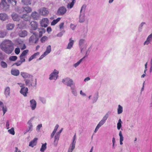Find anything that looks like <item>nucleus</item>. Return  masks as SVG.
<instances>
[{
  "mask_svg": "<svg viewBox=\"0 0 152 152\" xmlns=\"http://www.w3.org/2000/svg\"><path fill=\"white\" fill-rule=\"evenodd\" d=\"M1 49L6 53H11L14 50L13 44L11 41L5 40L0 45Z\"/></svg>",
  "mask_w": 152,
  "mask_h": 152,
  "instance_id": "f257e3e1",
  "label": "nucleus"
},
{
  "mask_svg": "<svg viewBox=\"0 0 152 152\" xmlns=\"http://www.w3.org/2000/svg\"><path fill=\"white\" fill-rule=\"evenodd\" d=\"M109 113L108 112L104 116L102 120L99 122V124L97 125L94 131L95 133H96L99 128L105 122L106 120L109 117Z\"/></svg>",
  "mask_w": 152,
  "mask_h": 152,
  "instance_id": "f03ea898",
  "label": "nucleus"
},
{
  "mask_svg": "<svg viewBox=\"0 0 152 152\" xmlns=\"http://www.w3.org/2000/svg\"><path fill=\"white\" fill-rule=\"evenodd\" d=\"M86 8V6L84 5H83L81 7L80 11V14L79 17V21L80 23H83L85 20L84 12Z\"/></svg>",
  "mask_w": 152,
  "mask_h": 152,
  "instance_id": "7ed1b4c3",
  "label": "nucleus"
},
{
  "mask_svg": "<svg viewBox=\"0 0 152 152\" xmlns=\"http://www.w3.org/2000/svg\"><path fill=\"white\" fill-rule=\"evenodd\" d=\"M62 82L64 84L70 87L75 85L72 80L69 78H66L63 79Z\"/></svg>",
  "mask_w": 152,
  "mask_h": 152,
  "instance_id": "20e7f679",
  "label": "nucleus"
},
{
  "mask_svg": "<svg viewBox=\"0 0 152 152\" xmlns=\"http://www.w3.org/2000/svg\"><path fill=\"white\" fill-rule=\"evenodd\" d=\"M58 71L56 69H54L53 71L50 75L49 79L50 80H56L58 77Z\"/></svg>",
  "mask_w": 152,
  "mask_h": 152,
  "instance_id": "39448f33",
  "label": "nucleus"
},
{
  "mask_svg": "<svg viewBox=\"0 0 152 152\" xmlns=\"http://www.w3.org/2000/svg\"><path fill=\"white\" fill-rule=\"evenodd\" d=\"M38 40L37 35L36 32L33 33L32 35L29 38V42L31 43H37Z\"/></svg>",
  "mask_w": 152,
  "mask_h": 152,
  "instance_id": "423d86ee",
  "label": "nucleus"
},
{
  "mask_svg": "<svg viewBox=\"0 0 152 152\" xmlns=\"http://www.w3.org/2000/svg\"><path fill=\"white\" fill-rule=\"evenodd\" d=\"M67 10L66 8L64 6L60 7L57 11L58 15L61 16L64 15L66 12Z\"/></svg>",
  "mask_w": 152,
  "mask_h": 152,
  "instance_id": "0eeeda50",
  "label": "nucleus"
},
{
  "mask_svg": "<svg viewBox=\"0 0 152 152\" xmlns=\"http://www.w3.org/2000/svg\"><path fill=\"white\" fill-rule=\"evenodd\" d=\"M79 45L81 49V51L83 48H86L87 46L85 39L83 38L80 39L79 41Z\"/></svg>",
  "mask_w": 152,
  "mask_h": 152,
  "instance_id": "6e6552de",
  "label": "nucleus"
},
{
  "mask_svg": "<svg viewBox=\"0 0 152 152\" xmlns=\"http://www.w3.org/2000/svg\"><path fill=\"white\" fill-rule=\"evenodd\" d=\"M32 120L31 119L29 120L28 123L27 124L28 125V126L27 128L26 129L25 131V133L24 134H26L28 132L30 133L33 130V126L32 122Z\"/></svg>",
  "mask_w": 152,
  "mask_h": 152,
  "instance_id": "1a4fd4ad",
  "label": "nucleus"
},
{
  "mask_svg": "<svg viewBox=\"0 0 152 152\" xmlns=\"http://www.w3.org/2000/svg\"><path fill=\"white\" fill-rule=\"evenodd\" d=\"M40 15L46 16L49 13V12L47 8L45 7L41 8L38 10Z\"/></svg>",
  "mask_w": 152,
  "mask_h": 152,
  "instance_id": "9d476101",
  "label": "nucleus"
},
{
  "mask_svg": "<svg viewBox=\"0 0 152 152\" xmlns=\"http://www.w3.org/2000/svg\"><path fill=\"white\" fill-rule=\"evenodd\" d=\"M49 23V20L47 18H43L42 19L40 22V25L42 27H47Z\"/></svg>",
  "mask_w": 152,
  "mask_h": 152,
  "instance_id": "9b49d317",
  "label": "nucleus"
},
{
  "mask_svg": "<svg viewBox=\"0 0 152 152\" xmlns=\"http://www.w3.org/2000/svg\"><path fill=\"white\" fill-rule=\"evenodd\" d=\"M30 106L32 110H34L37 107V103L35 100L32 99L30 101Z\"/></svg>",
  "mask_w": 152,
  "mask_h": 152,
  "instance_id": "f8f14e48",
  "label": "nucleus"
},
{
  "mask_svg": "<svg viewBox=\"0 0 152 152\" xmlns=\"http://www.w3.org/2000/svg\"><path fill=\"white\" fill-rule=\"evenodd\" d=\"M20 74L24 80L26 79V78L29 79L32 77V75L26 72H21Z\"/></svg>",
  "mask_w": 152,
  "mask_h": 152,
  "instance_id": "ddd939ff",
  "label": "nucleus"
},
{
  "mask_svg": "<svg viewBox=\"0 0 152 152\" xmlns=\"http://www.w3.org/2000/svg\"><path fill=\"white\" fill-rule=\"evenodd\" d=\"M0 5L2 6L4 10H7L9 8L10 6L7 4L6 0H1Z\"/></svg>",
  "mask_w": 152,
  "mask_h": 152,
  "instance_id": "4468645a",
  "label": "nucleus"
},
{
  "mask_svg": "<svg viewBox=\"0 0 152 152\" xmlns=\"http://www.w3.org/2000/svg\"><path fill=\"white\" fill-rule=\"evenodd\" d=\"M40 15L39 13L36 11H34L31 13V17L33 19L37 20L39 18Z\"/></svg>",
  "mask_w": 152,
  "mask_h": 152,
  "instance_id": "2eb2a0df",
  "label": "nucleus"
},
{
  "mask_svg": "<svg viewBox=\"0 0 152 152\" xmlns=\"http://www.w3.org/2000/svg\"><path fill=\"white\" fill-rule=\"evenodd\" d=\"M28 88L26 87L22 88L21 89L20 92L24 96H27V94L28 93Z\"/></svg>",
  "mask_w": 152,
  "mask_h": 152,
  "instance_id": "dca6fc26",
  "label": "nucleus"
},
{
  "mask_svg": "<svg viewBox=\"0 0 152 152\" xmlns=\"http://www.w3.org/2000/svg\"><path fill=\"white\" fill-rule=\"evenodd\" d=\"M31 25V28L32 30H35L37 28L38 24L35 21H32L30 23Z\"/></svg>",
  "mask_w": 152,
  "mask_h": 152,
  "instance_id": "f3484780",
  "label": "nucleus"
},
{
  "mask_svg": "<svg viewBox=\"0 0 152 152\" xmlns=\"http://www.w3.org/2000/svg\"><path fill=\"white\" fill-rule=\"evenodd\" d=\"M69 42L68 43L66 47V49H70L72 47L74 43V41L72 39V38H70L69 39Z\"/></svg>",
  "mask_w": 152,
  "mask_h": 152,
  "instance_id": "a211bd4d",
  "label": "nucleus"
},
{
  "mask_svg": "<svg viewBox=\"0 0 152 152\" xmlns=\"http://www.w3.org/2000/svg\"><path fill=\"white\" fill-rule=\"evenodd\" d=\"M4 93L6 97H7L10 96V88L9 87L7 86L5 88Z\"/></svg>",
  "mask_w": 152,
  "mask_h": 152,
  "instance_id": "6ab92c4d",
  "label": "nucleus"
},
{
  "mask_svg": "<svg viewBox=\"0 0 152 152\" xmlns=\"http://www.w3.org/2000/svg\"><path fill=\"white\" fill-rule=\"evenodd\" d=\"M32 78H31V79L30 80L28 79L24 80L26 86H28L29 87L32 86V82L33 81V79Z\"/></svg>",
  "mask_w": 152,
  "mask_h": 152,
  "instance_id": "aec40b11",
  "label": "nucleus"
},
{
  "mask_svg": "<svg viewBox=\"0 0 152 152\" xmlns=\"http://www.w3.org/2000/svg\"><path fill=\"white\" fill-rule=\"evenodd\" d=\"M19 35L20 37H24L27 35V32L25 30L20 31L19 32Z\"/></svg>",
  "mask_w": 152,
  "mask_h": 152,
  "instance_id": "412c9836",
  "label": "nucleus"
},
{
  "mask_svg": "<svg viewBox=\"0 0 152 152\" xmlns=\"http://www.w3.org/2000/svg\"><path fill=\"white\" fill-rule=\"evenodd\" d=\"M70 89L72 94L75 96H77V93L75 88V85L72 86L70 87Z\"/></svg>",
  "mask_w": 152,
  "mask_h": 152,
  "instance_id": "4be33fe9",
  "label": "nucleus"
},
{
  "mask_svg": "<svg viewBox=\"0 0 152 152\" xmlns=\"http://www.w3.org/2000/svg\"><path fill=\"white\" fill-rule=\"evenodd\" d=\"M12 16L13 20L15 21H19L21 18V17L19 16L17 14L15 13H13Z\"/></svg>",
  "mask_w": 152,
  "mask_h": 152,
  "instance_id": "5701e85b",
  "label": "nucleus"
},
{
  "mask_svg": "<svg viewBox=\"0 0 152 152\" xmlns=\"http://www.w3.org/2000/svg\"><path fill=\"white\" fill-rule=\"evenodd\" d=\"M15 25L13 23H10L6 26V28L7 30H12L14 27Z\"/></svg>",
  "mask_w": 152,
  "mask_h": 152,
  "instance_id": "b1692460",
  "label": "nucleus"
},
{
  "mask_svg": "<svg viewBox=\"0 0 152 152\" xmlns=\"http://www.w3.org/2000/svg\"><path fill=\"white\" fill-rule=\"evenodd\" d=\"M37 140V138H35L32 141L30 142L29 146L32 147H33L36 145Z\"/></svg>",
  "mask_w": 152,
  "mask_h": 152,
  "instance_id": "393cba45",
  "label": "nucleus"
},
{
  "mask_svg": "<svg viewBox=\"0 0 152 152\" xmlns=\"http://www.w3.org/2000/svg\"><path fill=\"white\" fill-rule=\"evenodd\" d=\"M11 73L12 75L14 76H18L19 75L20 71L18 69H14L11 70Z\"/></svg>",
  "mask_w": 152,
  "mask_h": 152,
  "instance_id": "a878e982",
  "label": "nucleus"
},
{
  "mask_svg": "<svg viewBox=\"0 0 152 152\" xmlns=\"http://www.w3.org/2000/svg\"><path fill=\"white\" fill-rule=\"evenodd\" d=\"M7 18V16L5 13L0 14V19L3 21H5Z\"/></svg>",
  "mask_w": 152,
  "mask_h": 152,
  "instance_id": "bb28decb",
  "label": "nucleus"
},
{
  "mask_svg": "<svg viewBox=\"0 0 152 152\" xmlns=\"http://www.w3.org/2000/svg\"><path fill=\"white\" fill-rule=\"evenodd\" d=\"M75 3V0H72V2L68 3L67 5V8L69 9H70L73 7L74 4Z\"/></svg>",
  "mask_w": 152,
  "mask_h": 152,
  "instance_id": "cd10ccee",
  "label": "nucleus"
},
{
  "mask_svg": "<svg viewBox=\"0 0 152 152\" xmlns=\"http://www.w3.org/2000/svg\"><path fill=\"white\" fill-rule=\"evenodd\" d=\"M75 144L72 142L68 150V152H72L75 148Z\"/></svg>",
  "mask_w": 152,
  "mask_h": 152,
  "instance_id": "c85d7f7f",
  "label": "nucleus"
},
{
  "mask_svg": "<svg viewBox=\"0 0 152 152\" xmlns=\"http://www.w3.org/2000/svg\"><path fill=\"white\" fill-rule=\"evenodd\" d=\"M23 12H26L27 13L30 12L32 11L31 8L28 6L23 8Z\"/></svg>",
  "mask_w": 152,
  "mask_h": 152,
  "instance_id": "c756f323",
  "label": "nucleus"
},
{
  "mask_svg": "<svg viewBox=\"0 0 152 152\" xmlns=\"http://www.w3.org/2000/svg\"><path fill=\"white\" fill-rule=\"evenodd\" d=\"M60 136L59 135L56 134L54 137V145L56 146L58 143Z\"/></svg>",
  "mask_w": 152,
  "mask_h": 152,
  "instance_id": "7c9ffc66",
  "label": "nucleus"
},
{
  "mask_svg": "<svg viewBox=\"0 0 152 152\" xmlns=\"http://www.w3.org/2000/svg\"><path fill=\"white\" fill-rule=\"evenodd\" d=\"M59 127V125L58 124H56V126H55V128L52 132V133H51L50 137L51 138H52L53 137V136H54L55 134L57 129Z\"/></svg>",
  "mask_w": 152,
  "mask_h": 152,
  "instance_id": "2f4dec72",
  "label": "nucleus"
},
{
  "mask_svg": "<svg viewBox=\"0 0 152 152\" xmlns=\"http://www.w3.org/2000/svg\"><path fill=\"white\" fill-rule=\"evenodd\" d=\"M59 127V125L58 124H56V126H55V128L52 132V133H51L50 137L51 138H52L53 137V136H54L55 134L57 129Z\"/></svg>",
  "mask_w": 152,
  "mask_h": 152,
  "instance_id": "473e14b6",
  "label": "nucleus"
},
{
  "mask_svg": "<svg viewBox=\"0 0 152 152\" xmlns=\"http://www.w3.org/2000/svg\"><path fill=\"white\" fill-rule=\"evenodd\" d=\"M51 51V46L50 45H49L48 46L46 49V50L44 53L45 54H46L47 55Z\"/></svg>",
  "mask_w": 152,
  "mask_h": 152,
  "instance_id": "72a5a7b5",
  "label": "nucleus"
},
{
  "mask_svg": "<svg viewBox=\"0 0 152 152\" xmlns=\"http://www.w3.org/2000/svg\"><path fill=\"white\" fill-rule=\"evenodd\" d=\"M119 135L120 136V144L121 145L123 144L122 142L124 140V137L123 136L122 132L121 131L119 132Z\"/></svg>",
  "mask_w": 152,
  "mask_h": 152,
  "instance_id": "f704fd0d",
  "label": "nucleus"
},
{
  "mask_svg": "<svg viewBox=\"0 0 152 152\" xmlns=\"http://www.w3.org/2000/svg\"><path fill=\"white\" fill-rule=\"evenodd\" d=\"M123 111V107L120 105H118L117 109V113L118 114L121 113Z\"/></svg>",
  "mask_w": 152,
  "mask_h": 152,
  "instance_id": "c9c22d12",
  "label": "nucleus"
},
{
  "mask_svg": "<svg viewBox=\"0 0 152 152\" xmlns=\"http://www.w3.org/2000/svg\"><path fill=\"white\" fill-rule=\"evenodd\" d=\"M122 122L121 119H120L117 124V128L118 130H120L122 127Z\"/></svg>",
  "mask_w": 152,
  "mask_h": 152,
  "instance_id": "e433bc0d",
  "label": "nucleus"
},
{
  "mask_svg": "<svg viewBox=\"0 0 152 152\" xmlns=\"http://www.w3.org/2000/svg\"><path fill=\"white\" fill-rule=\"evenodd\" d=\"M39 100L43 104H45L46 102V100L45 98L39 96Z\"/></svg>",
  "mask_w": 152,
  "mask_h": 152,
  "instance_id": "4c0bfd02",
  "label": "nucleus"
},
{
  "mask_svg": "<svg viewBox=\"0 0 152 152\" xmlns=\"http://www.w3.org/2000/svg\"><path fill=\"white\" fill-rule=\"evenodd\" d=\"M98 94L97 93L92 98V101L93 103L96 102L98 98Z\"/></svg>",
  "mask_w": 152,
  "mask_h": 152,
  "instance_id": "58836bf2",
  "label": "nucleus"
},
{
  "mask_svg": "<svg viewBox=\"0 0 152 152\" xmlns=\"http://www.w3.org/2000/svg\"><path fill=\"white\" fill-rule=\"evenodd\" d=\"M61 19V18H58L56 20H53L51 23V25L52 26L55 25L56 24L58 21H60Z\"/></svg>",
  "mask_w": 152,
  "mask_h": 152,
  "instance_id": "ea45409f",
  "label": "nucleus"
},
{
  "mask_svg": "<svg viewBox=\"0 0 152 152\" xmlns=\"http://www.w3.org/2000/svg\"><path fill=\"white\" fill-rule=\"evenodd\" d=\"M45 30L44 28H40L39 29V37H41L42 35V34L43 33H45Z\"/></svg>",
  "mask_w": 152,
  "mask_h": 152,
  "instance_id": "a19ab883",
  "label": "nucleus"
},
{
  "mask_svg": "<svg viewBox=\"0 0 152 152\" xmlns=\"http://www.w3.org/2000/svg\"><path fill=\"white\" fill-rule=\"evenodd\" d=\"M46 143H45L44 144H43L41 148L40 149V151L41 152H44V151H45L46 148Z\"/></svg>",
  "mask_w": 152,
  "mask_h": 152,
  "instance_id": "79ce46f5",
  "label": "nucleus"
},
{
  "mask_svg": "<svg viewBox=\"0 0 152 152\" xmlns=\"http://www.w3.org/2000/svg\"><path fill=\"white\" fill-rule=\"evenodd\" d=\"M21 18H23L25 21H27L29 19L28 16L27 14H25L23 15V16L21 17Z\"/></svg>",
  "mask_w": 152,
  "mask_h": 152,
  "instance_id": "37998d69",
  "label": "nucleus"
},
{
  "mask_svg": "<svg viewBox=\"0 0 152 152\" xmlns=\"http://www.w3.org/2000/svg\"><path fill=\"white\" fill-rule=\"evenodd\" d=\"M7 32L4 31H0V38H4L6 36Z\"/></svg>",
  "mask_w": 152,
  "mask_h": 152,
  "instance_id": "c03bdc74",
  "label": "nucleus"
},
{
  "mask_svg": "<svg viewBox=\"0 0 152 152\" xmlns=\"http://www.w3.org/2000/svg\"><path fill=\"white\" fill-rule=\"evenodd\" d=\"M8 2L11 4L12 5H15L17 1L15 0H7Z\"/></svg>",
  "mask_w": 152,
  "mask_h": 152,
  "instance_id": "a18cd8bd",
  "label": "nucleus"
},
{
  "mask_svg": "<svg viewBox=\"0 0 152 152\" xmlns=\"http://www.w3.org/2000/svg\"><path fill=\"white\" fill-rule=\"evenodd\" d=\"M8 132L10 134L12 135H14L15 134L14 128L13 127L12 128L8 130Z\"/></svg>",
  "mask_w": 152,
  "mask_h": 152,
  "instance_id": "49530a36",
  "label": "nucleus"
},
{
  "mask_svg": "<svg viewBox=\"0 0 152 152\" xmlns=\"http://www.w3.org/2000/svg\"><path fill=\"white\" fill-rule=\"evenodd\" d=\"M22 2L24 4L27 5L31 4V2L29 0H22Z\"/></svg>",
  "mask_w": 152,
  "mask_h": 152,
  "instance_id": "de8ad7c7",
  "label": "nucleus"
},
{
  "mask_svg": "<svg viewBox=\"0 0 152 152\" xmlns=\"http://www.w3.org/2000/svg\"><path fill=\"white\" fill-rule=\"evenodd\" d=\"M85 57H84L82 58L80 60L78 61H77L76 63H75L74 65V66L75 67H76L77 66H78L81 63V62L82 61L83 59Z\"/></svg>",
  "mask_w": 152,
  "mask_h": 152,
  "instance_id": "09e8293b",
  "label": "nucleus"
},
{
  "mask_svg": "<svg viewBox=\"0 0 152 152\" xmlns=\"http://www.w3.org/2000/svg\"><path fill=\"white\" fill-rule=\"evenodd\" d=\"M48 38L47 36H44L41 38L40 40L41 42L44 43L48 40Z\"/></svg>",
  "mask_w": 152,
  "mask_h": 152,
  "instance_id": "8fccbe9b",
  "label": "nucleus"
},
{
  "mask_svg": "<svg viewBox=\"0 0 152 152\" xmlns=\"http://www.w3.org/2000/svg\"><path fill=\"white\" fill-rule=\"evenodd\" d=\"M17 57L15 56H11L9 58V60L11 61H14L17 59Z\"/></svg>",
  "mask_w": 152,
  "mask_h": 152,
  "instance_id": "3c124183",
  "label": "nucleus"
},
{
  "mask_svg": "<svg viewBox=\"0 0 152 152\" xmlns=\"http://www.w3.org/2000/svg\"><path fill=\"white\" fill-rule=\"evenodd\" d=\"M1 66L3 68H4L7 67V65L6 63L3 61L1 62Z\"/></svg>",
  "mask_w": 152,
  "mask_h": 152,
  "instance_id": "603ef678",
  "label": "nucleus"
},
{
  "mask_svg": "<svg viewBox=\"0 0 152 152\" xmlns=\"http://www.w3.org/2000/svg\"><path fill=\"white\" fill-rule=\"evenodd\" d=\"M145 24V22H142L140 24L139 27V30L140 31H141L142 28V27L143 25Z\"/></svg>",
  "mask_w": 152,
  "mask_h": 152,
  "instance_id": "864d4df0",
  "label": "nucleus"
},
{
  "mask_svg": "<svg viewBox=\"0 0 152 152\" xmlns=\"http://www.w3.org/2000/svg\"><path fill=\"white\" fill-rule=\"evenodd\" d=\"M28 50H25L22 52L20 55L24 56L26 55V54L28 53Z\"/></svg>",
  "mask_w": 152,
  "mask_h": 152,
  "instance_id": "5fc2aeb1",
  "label": "nucleus"
},
{
  "mask_svg": "<svg viewBox=\"0 0 152 152\" xmlns=\"http://www.w3.org/2000/svg\"><path fill=\"white\" fill-rule=\"evenodd\" d=\"M22 63L20 61H19L14 63L13 64V65H16L17 66H20Z\"/></svg>",
  "mask_w": 152,
  "mask_h": 152,
  "instance_id": "6e6d98bb",
  "label": "nucleus"
},
{
  "mask_svg": "<svg viewBox=\"0 0 152 152\" xmlns=\"http://www.w3.org/2000/svg\"><path fill=\"white\" fill-rule=\"evenodd\" d=\"M20 61L22 63L24 62L25 61V59L24 56H23L20 55Z\"/></svg>",
  "mask_w": 152,
  "mask_h": 152,
  "instance_id": "4d7b16f0",
  "label": "nucleus"
},
{
  "mask_svg": "<svg viewBox=\"0 0 152 152\" xmlns=\"http://www.w3.org/2000/svg\"><path fill=\"white\" fill-rule=\"evenodd\" d=\"M65 32V31L64 30H63L61 32L58 34L57 35V36L59 37H61L63 35Z\"/></svg>",
  "mask_w": 152,
  "mask_h": 152,
  "instance_id": "13d9d810",
  "label": "nucleus"
},
{
  "mask_svg": "<svg viewBox=\"0 0 152 152\" xmlns=\"http://www.w3.org/2000/svg\"><path fill=\"white\" fill-rule=\"evenodd\" d=\"M1 110L3 111V115H4L7 111V107L6 106H4L1 109Z\"/></svg>",
  "mask_w": 152,
  "mask_h": 152,
  "instance_id": "bf43d9fd",
  "label": "nucleus"
},
{
  "mask_svg": "<svg viewBox=\"0 0 152 152\" xmlns=\"http://www.w3.org/2000/svg\"><path fill=\"white\" fill-rule=\"evenodd\" d=\"M15 52L17 55L20 52V49L19 48H16L15 50Z\"/></svg>",
  "mask_w": 152,
  "mask_h": 152,
  "instance_id": "052dcab7",
  "label": "nucleus"
},
{
  "mask_svg": "<svg viewBox=\"0 0 152 152\" xmlns=\"http://www.w3.org/2000/svg\"><path fill=\"white\" fill-rule=\"evenodd\" d=\"M4 57L2 52L0 51V60H3Z\"/></svg>",
  "mask_w": 152,
  "mask_h": 152,
  "instance_id": "680f3d73",
  "label": "nucleus"
},
{
  "mask_svg": "<svg viewBox=\"0 0 152 152\" xmlns=\"http://www.w3.org/2000/svg\"><path fill=\"white\" fill-rule=\"evenodd\" d=\"M9 120H7L6 122V127L7 129H8L9 128Z\"/></svg>",
  "mask_w": 152,
  "mask_h": 152,
  "instance_id": "e2e57ef3",
  "label": "nucleus"
},
{
  "mask_svg": "<svg viewBox=\"0 0 152 152\" xmlns=\"http://www.w3.org/2000/svg\"><path fill=\"white\" fill-rule=\"evenodd\" d=\"M76 134H75L74 136H73V138H72V143H76Z\"/></svg>",
  "mask_w": 152,
  "mask_h": 152,
  "instance_id": "0e129e2a",
  "label": "nucleus"
},
{
  "mask_svg": "<svg viewBox=\"0 0 152 152\" xmlns=\"http://www.w3.org/2000/svg\"><path fill=\"white\" fill-rule=\"evenodd\" d=\"M147 39L150 41H152V33L150 34Z\"/></svg>",
  "mask_w": 152,
  "mask_h": 152,
  "instance_id": "69168bd1",
  "label": "nucleus"
},
{
  "mask_svg": "<svg viewBox=\"0 0 152 152\" xmlns=\"http://www.w3.org/2000/svg\"><path fill=\"white\" fill-rule=\"evenodd\" d=\"M42 127V124H39L37 127L36 128V130L39 131L40 129V128Z\"/></svg>",
  "mask_w": 152,
  "mask_h": 152,
  "instance_id": "338daca9",
  "label": "nucleus"
},
{
  "mask_svg": "<svg viewBox=\"0 0 152 152\" xmlns=\"http://www.w3.org/2000/svg\"><path fill=\"white\" fill-rule=\"evenodd\" d=\"M47 55L45 54V53H44L43 54H42L39 57V58L38 59L39 60H40L42 59L43 58H44L45 56H47Z\"/></svg>",
  "mask_w": 152,
  "mask_h": 152,
  "instance_id": "774afa93",
  "label": "nucleus"
}]
</instances>
